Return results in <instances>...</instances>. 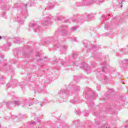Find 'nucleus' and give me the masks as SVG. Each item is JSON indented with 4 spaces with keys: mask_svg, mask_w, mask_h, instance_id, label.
<instances>
[{
    "mask_svg": "<svg viewBox=\"0 0 128 128\" xmlns=\"http://www.w3.org/2000/svg\"><path fill=\"white\" fill-rule=\"evenodd\" d=\"M78 52L74 51L72 52V64L70 62V59L69 60L68 62H66L65 61H62L61 64L64 66H74L75 64L76 66H78V61H76V58H78Z\"/></svg>",
    "mask_w": 128,
    "mask_h": 128,
    "instance_id": "nucleus-1",
    "label": "nucleus"
},
{
    "mask_svg": "<svg viewBox=\"0 0 128 128\" xmlns=\"http://www.w3.org/2000/svg\"><path fill=\"white\" fill-rule=\"evenodd\" d=\"M95 2L96 0H83L82 2V4L80 6H84V4L89 6V4H94V2Z\"/></svg>",
    "mask_w": 128,
    "mask_h": 128,
    "instance_id": "nucleus-2",
    "label": "nucleus"
},
{
    "mask_svg": "<svg viewBox=\"0 0 128 128\" xmlns=\"http://www.w3.org/2000/svg\"><path fill=\"white\" fill-rule=\"evenodd\" d=\"M32 26L35 32H38L40 31V26H38L36 24H32Z\"/></svg>",
    "mask_w": 128,
    "mask_h": 128,
    "instance_id": "nucleus-3",
    "label": "nucleus"
},
{
    "mask_svg": "<svg viewBox=\"0 0 128 128\" xmlns=\"http://www.w3.org/2000/svg\"><path fill=\"white\" fill-rule=\"evenodd\" d=\"M68 94V90H60V92L58 93L59 96H64V94Z\"/></svg>",
    "mask_w": 128,
    "mask_h": 128,
    "instance_id": "nucleus-4",
    "label": "nucleus"
},
{
    "mask_svg": "<svg viewBox=\"0 0 128 128\" xmlns=\"http://www.w3.org/2000/svg\"><path fill=\"white\" fill-rule=\"evenodd\" d=\"M81 68H85L88 70V64L84 62H82L80 66Z\"/></svg>",
    "mask_w": 128,
    "mask_h": 128,
    "instance_id": "nucleus-5",
    "label": "nucleus"
},
{
    "mask_svg": "<svg viewBox=\"0 0 128 128\" xmlns=\"http://www.w3.org/2000/svg\"><path fill=\"white\" fill-rule=\"evenodd\" d=\"M122 64H123V68H128V59L124 60L122 62Z\"/></svg>",
    "mask_w": 128,
    "mask_h": 128,
    "instance_id": "nucleus-6",
    "label": "nucleus"
},
{
    "mask_svg": "<svg viewBox=\"0 0 128 128\" xmlns=\"http://www.w3.org/2000/svg\"><path fill=\"white\" fill-rule=\"evenodd\" d=\"M13 40L14 44H20L21 42H22V41L20 40V38H14Z\"/></svg>",
    "mask_w": 128,
    "mask_h": 128,
    "instance_id": "nucleus-7",
    "label": "nucleus"
},
{
    "mask_svg": "<svg viewBox=\"0 0 128 128\" xmlns=\"http://www.w3.org/2000/svg\"><path fill=\"white\" fill-rule=\"evenodd\" d=\"M93 16H94V14H87L86 16V18H88V20H92Z\"/></svg>",
    "mask_w": 128,
    "mask_h": 128,
    "instance_id": "nucleus-8",
    "label": "nucleus"
},
{
    "mask_svg": "<svg viewBox=\"0 0 128 128\" xmlns=\"http://www.w3.org/2000/svg\"><path fill=\"white\" fill-rule=\"evenodd\" d=\"M12 104H14L16 106H18L20 104V101H13L12 102Z\"/></svg>",
    "mask_w": 128,
    "mask_h": 128,
    "instance_id": "nucleus-9",
    "label": "nucleus"
},
{
    "mask_svg": "<svg viewBox=\"0 0 128 128\" xmlns=\"http://www.w3.org/2000/svg\"><path fill=\"white\" fill-rule=\"evenodd\" d=\"M20 52V50L18 48H16L14 50V56H16L18 54V52Z\"/></svg>",
    "mask_w": 128,
    "mask_h": 128,
    "instance_id": "nucleus-10",
    "label": "nucleus"
},
{
    "mask_svg": "<svg viewBox=\"0 0 128 128\" xmlns=\"http://www.w3.org/2000/svg\"><path fill=\"white\" fill-rule=\"evenodd\" d=\"M50 38H48L46 41L44 42V43L43 44H50Z\"/></svg>",
    "mask_w": 128,
    "mask_h": 128,
    "instance_id": "nucleus-11",
    "label": "nucleus"
},
{
    "mask_svg": "<svg viewBox=\"0 0 128 128\" xmlns=\"http://www.w3.org/2000/svg\"><path fill=\"white\" fill-rule=\"evenodd\" d=\"M42 24L44 26H48L50 24V21H43Z\"/></svg>",
    "mask_w": 128,
    "mask_h": 128,
    "instance_id": "nucleus-12",
    "label": "nucleus"
},
{
    "mask_svg": "<svg viewBox=\"0 0 128 128\" xmlns=\"http://www.w3.org/2000/svg\"><path fill=\"white\" fill-rule=\"evenodd\" d=\"M66 48H68V46L64 45L62 47V50H66Z\"/></svg>",
    "mask_w": 128,
    "mask_h": 128,
    "instance_id": "nucleus-13",
    "label": "nucleus"
},
{
    "mask_svg": "<svg viewBox=\"0 0 128 128\" xmlns=\"http://www.w3.org/2000/svg\"><path fill=\"white\" fill-rule=\"evenodd\" d=\"M120 8H122V4H124V0H120Z\"/></svg>",
    "mask_w": 128,
    "mask_h": 128,
    "instance_id": "nucleus-14",
    "label": "nucleus"
},
{
    "mask_svg": "<svg viewBox=\"0 0 128 128\" xmlns=\"http://www.w3.org/2000/svg\"><path fill=\"white\" fill-rule=\"evenodd\" d=\"M96 50V46H92L91 50Z\"/></svg>",
    "mask_w": 128,
    "mask_h": 128,
    "instance_id": "nucleus-15",
    "label": "nucleus"
},
{
    "mask_svg": "<svg viewBox=\"0 0 128 128\" xmlns=\"http://www.w3.org/2000/svg\"><path fill=\"white\" fill-rule=\"evenodd\" d=\"M30 124H32V126H34V125H36V123L34 122V121H30Z\"/></svg>",
    "mask_w": 128,
    "mask_h": 128,
    "instance_id": "nucleus-16",
    "label": "nucleus"
},
{
    "mask_svg": "<svg viewBox=\"0 0 128 128\" xmlns=\"http://www.w3.org/2000/svg\"><path fill=\"white\" fill-rule=\"evenodd\" d=\"M78 28V26H74L72 27V30L74 31V30H76V29Z\"/></svg>",
    "mask_w": 128,
    "mask_h": 128,
    "instance_id": "nucleus-17",
    "label": "nucleus"
},
{
    "mask_svg": "<svg viewBox=\"0 0 128 128\" xmlns=\"http://www.w3.org/2000/svg\"><path fill=\"white\" fill-rule=\"evenodd\" d=\"M18 22L20 24H24V22L22 20H18Z\"/></svg>",
    "mask_w": 128,
    "mask_h": 128,
    "instance_id": "nucleus-18",
    "label": "nucleus"
},
{
    "mask_svg": "<svg viewBox=\"0 0 128 128\" xmlns=\"http://www.w3.org/2000/svg\"><path fill=\"white\" fill-rule=\"evenodd\" d=\"M106 66H103L102 72H106Z\"/></svg>",
    "mask_w": 128,
    "mask_h": 128,
    "instance_id": "nucleus-19",
    "label": "nucleus"
},
{
    "mask_svg": "<svg viewBox=\"0 0 128 128\" xmlns=\"http://www.w3.org/2000/svg\"><path fill=\"white\" fill-rule=\"evenodd\" d=\"M76 114H80V110H78V111L76 112Z\"/></svg>",
    "mask_w": 128,
    "mask_h": 128,
    "instance_id": "nucleus-20",
    "label": "nucleus"
},
{
    "mask_svg": "<svg viewBox=\"0 0 128 128\" xmlns=\"http://www.w3.org/2000/svg\"><path fill=\"white\" fill-rule=\"evenodd\" d=\"M48 8L49 10H52V8H54V5H52V6H48Z\"/></svg>",
    "mask_w": 128,
    "mask_h": 128,
    "instance_id": "nucleus-21",
    "label": "nucleus"
},
{
    "mask_svg": "<svg viewBox=\"0 0 128 128\" xmlns=\"http://www.w3.org/2000/svg\"><path fill=\"white\" fill-rule=\"evenodd\" d=\"M86 40H84V46L86 48H88V46L86 45Z\"/></svg>",
    "mask_w": 128,
    "mask_h": 128,
    "instance_id": "nucleus-22",
    "label": "nucleus"
},
{
    "mask_svg": "<svg viewBox=\"0 0 128 128\" xmlns=\"http://www.w3.org/2000/svg\"><path fill=\"white\" fill-rule=\"evenodd\" d=\"M6 12H4L3 13V17L5 18H6Z\"/></svg>",
    "mask_w": 128,
    "mask_h": 128,
    "instance_id": "nucleus-23",
    "label": "nucleus"
},
{
    "mask_svg": "<svg viewBox=\"0 0 128 128\" xmlns=\"http://www.w3.org/2000/svg\"><path fill=\"white\" fill-rule=\"evenodd\" d=\"M66 32V30H63L62 32V34L63 36H64V34Z\"/></svg>",
    "mask_w": 128,
    "mask_h": 128,
    "instance_id": "nucleus-24",
    "label": "nucleus"
},
{
    "mask_svg": "<svg viewBox=\"0 0 128 128\" xmlns=\"http://www.w3.org/2000/svg\"><path fill=\"white\" fill-rule=\"evenodd\" d=\"M6 86H8V88H10V86H12V85H10V84L8 83L7 84Z\"/></svg>",
    "mask_w": 128,
    "mask_h": 128,
    "instance_id": "nucleus-25",
    "label": "nucleus"
},
{
    "mask_svg": "<svg viewBox=\"0 0 128 128\" xmlns=\"http://www.w3.org/2000/svg\"><path fill=\"white\" fill-rule=\"evenodd\" d=\"M96 4H100V2H102V0H97V1H96Z\"/></svg>",
    "mask_w": 128,
    "mask_h": 128,
    "instance_id": "nucleus-26",
    "label": "nucleus"
},
{
    "mask_svg": "<svg viewBox=\"0 0 128 128\" xmlns=\"http://www.w3.org/2000/svg\"><path fill=\"white\" fill-rule=\"evenodd\" d=\"M100 86L98 85L97 86V90H100Z\"/></svg>",
    "mask_w": 128,
    "mask_h": 128,
    "instance_id": "nucleus-27",
    "label": "nucleus"
},
{
    "mask_svg": "<svg viewBox=\"0 0 128 128\" xmlns=\"http://www.w3.org/2000/svg\"><path fill=\"white\" fill-rule=\"evenodd\" d=\"M93 94H94V96H98V94H96V92L94 91L93 92Z\"/></svg>",
    "mask_w": 128,
    "mask_h": 128,
    "instance_id": "nucleus-28",
    "label": "nucleus"
},
{
    "mask_svg": "<svg viewBox=\"0 0 128 128\" xmlns=\"http://www.w3.org/2000/svg\"><path fill=\"white\" fill-rule=\"evenodd\" d=\"M72 40H74V42H77L76 40V38H72Z\"/></svg>",
    "mask_w": 128,
    "mask_h": 128,
    "instance_id": "nucleus-29",
    "label": "nucleus"
},
{
    "mask_svg": "<svg viewBox=\"0 0 128 128\" xmlns=\"http://www.w3.org/2000/svg\"><path fill=\"white\" fill-rule=\"evenodd\" d=\"M8 104H10V102H6V106H7L8 107Z\"/></svg>",
    "mask_w": 128,
    "mask_h": 128,
    "instance_id": "nucleus-30",
    "label": "nucleus"
},
{
    "mask_svg": "<svg viewBox=\"0 0 128 128\" xmlns=\"http://www.w3.org/2000/svg\"><path fill=\"white\" fill-rule=\"evenodd\" d=\"M108 80V77H106V76H105L104 77V80Z\"/></svg>",
    "mask_w": 128,
    "mask_h": 128,
    "instance_id": "nucleus-31",
    "label": "nucleus"
},
{
    "mask_svg": "<svg viewBox=\"0 0 128 128\" xmlns=\"http://www.w3.org/2000/svg\"><path fill=\"white\" fill-rule=\"evenodd\" d=\"M8 46H12V42H9L8 43Z\"/></svg>",
    "mask_w": 128,
    "mask_h": 128,
    "instance_id": "nucleus-32",
    "label": "nucleus"
},
{
    "mask_svg": "<svg viewBox=\"0 0 128 128\" xmlns=\"http://www.w3.org/2000/svg\"><path fill=\"white\" fill-rule=\"evenodd\" d=\"M44 102L42 103H41L40 104V106H44Z\"/></svg>",
    "mask_w": 128,
    "mask_h": 128,
    "instance_id": "nucleus-33",
    "label": "nucleus"
},
{
    "mask_svg": "<svg viewBox=\"0 0 128 128\" xmlns=\"http://www.w3.org/2000/svg\"><path fill=\"white\" fill-rule=\"evenodd\" d=\"M40 56V53L38 52L36 55V56Z\"/></svg>",
    "mask_w": 128,
    "mask_h": 128,
    "instance_id": "nucleus-34",
    "label": "nucleus"
},
{
    "mask_svg": "<svg viewBox=\"0 0 128 128\" xmlns=\"http://www.w3.org/2000/svg\"><path fill=\"white\" fill-rule=\"evenodd\" d=\"M109 92H114V90L113 89H110Z\"/></svg>",
    "mask_w": 128,
    "mask_h": 128,
    "instance_id": "nucleus-35",
    "label": "nucleus"
},
{
    "mask_svg": "<svg viewBox=\"0 0 128 128\" xmlns=\"http://www.w3.org/2000/svg\"><path fill=\"white\" fill-rule=\"evenodd\" d=\"M76 90H80V87L78 86L77 89H76Z\"/></svg>",
    "mask_w": 128,
    "mask_h": 128,
    "instance_id": "nucleus-36",
    "label": "nucleus"
},
{
    "mask_svg": "<svg viewBox=\"0 0 128 128\" xmlns=\"http://www.w3.org/2000/svg\"><path fill=\"white\" fill-rule=\"evenodd\" d=\"M34 104H38V101L36 100V101L34 102Z\"/></svg>",
    "mask_w": 128,
    "mask_h": 128,
    "instance_id": "nucleus-37",
    "label": "nucleus"
},
{
    "mask_svg": "<svg viewBox=\"0 0 128 128\" xmlns=\"http://www.w3.org/2000/svg\"><path fill=\"white\" fill-rule=\"evenodd\" d=\"M80 122V120H77L76 121H74V122L78 123Z\"/></svg>",
    "mask_w": 128,
    "mask_h": 128,
    "instance_id": "nucleus-38",
    "label": "nucleus"
},
{
    "mask_svg": "<svg viewBox=\"0 0 128 128\" xmlns=\"http://www.w3.org/2000/svg\"><path fill=\"white\" fill-rule=\"evenodd\" d=\"M4 78V76H2L0 77V80H2V78Z\"/></svg>",
    "mask_w": 128,
    "mask_h": 128,
    "instance_id": "nucleus-39",
    "label": "nucleus"
},
{
    "mask_svg": "<svg viewBox=\"0 0 128 128\" xmlns=\"http://www.w3.org/2000/svg\"><path fill=\"white\" fill-rule=\"evenodd\" d=\"M71 102H74V100H70Z\"/></svg>",
    "mask_w": 128,
    "mask_h": 128,
    "instance_id": "nucleus-40",
    "label": "nucleus"
},
{
    "mask_svg": "<svg viewBox=\"0 0 128 128\" xmlns=\"http://www.w3.org/2000/svg\"><path fill=\"white\" fill-rule=\"evenodd\" d=\"M56 46L57 48H58V44L54 45V47H55V48H56Z\"/></svg>",
    "mask_w": 128,
    "mask_h": 128,
    "instance_id": "nucleus-41",
    "label": "nucleus"
},
{
    "mask_svg": "<svg viewBox=\"0 0 128 128\" xmlns=\"http://www.w3.org/2000/svg\"><path fill=\"white\" fill-rule=\"evenodd\" d=\"M124 128H128V125L125 126Z\"/></svg>",
    "mask_w": 128,
    "mask_h": 128,
    "instance_id": "nucleus-42",
    "label": "nucleus"
},
{
    "mask_svg": "<svg viewBox=\"0 0 128 128\" xmlns=\"http://www.w3.org/2000/svg\"><path fill=\"white\" fill-rule=\"evenodd\" d=\"M104 64V65H105V64H106V62H103V64Z\"/></svg>",
    "mask_w": 128,
    "mask_h": 128,
    "instance_id": "nucleus-43",
    "label": "nucleus"
},
{
    "mask_svg": "<svg viewBox=\"0 0 128 128\" xmlns=\"http://www.w3.org/2000/svg\"><path fill=\"white\" fill-rule=\"evenodd\" d=\"M102 18H104V16H102Z\"/></svg>",
    "mask_w": 128,
    "mask_h": 128,
    "instance_id": "nucleus-44",
    "label": "nucleus"
},
{
    "mask_svg": "<svg viewBox=\"0 0 128 128\" xmlns=\"http://www.w3.org/2000/svg\"><path fill=\"white\" fill-rule=\"evenodd\" d=\"M47 18H48V20H50V17H48Z\"/></svg>",
    "mask_w": 128,
    "mask_h": 128,
    "instance_id": "nucleus-45",
    "label": "nucleus"
},
{
    "mask_svg": "<svg viewBox=\"0 0 128 128\" xmlns=\"http://www.w3.org/2000/svg\"><path fill=\"white\" fill-rule=\"evenodd\" d=\"M0 40H2V36H0Z\"/></svg>",
    "mask_w": 128,
    "mask_h": 128,
    "instance_id": "nucleus-46",
    "label": "nucleus"
},
{
    "mask_svg": "<svg viewBox=\"0 0 128 128\" xmlns=\"http://www.w3.org/2000/svg\"><path fill=\"white\" fill-rule=\"evenodd\" d=\"M1 58H2V55L1 54Z\"/></svg>",
    "mask_w": 128,
    "mask_h": 128,
    "instance_id": "nucleus-47",
    "label": "nucleus"
},
{
    "mask_svg": "<svg viewBox=\"0 0 128 128\" xmlns=\"http://www.w3.org/2000/svg\"><path fill=\"white\" fill-rule=\"evenodd\" d=\"M16 8H18V6H16Z\"/></svg>",
    "mask_w": 128,
    "mask_h": 128,
    "instance_id": "nucleus-48",
    "label": "nucleus"
},
{
    "mask_svg": "<svg viewBox=\"0 0 128 128\" xmlns=\"http://www.w3.org/2000/svg\"><path fill=\"white\" fill-rule=\"evenodd\" d=\"M40 122V120H38V122Z\"/></svg>",
    "mask_w": 128,
    "mask_h": 128,
    "instance_id": "nucleus-49",
    "label": "nucleus"
},
{
    "mask_svg": "<svg viewBox=\"0 0 128 128\" xmlns=\"http://www.w3.org/2000/svg\"><path fill=\"white\" fill-rule=\"evenodd\" d=\"M66 22H68V20H66Z\"/></svg>",
    "mask_w": 128,
    "mask_h": 128,
    "instance_id": "nucleus-50",
    "label": "nucleus"
},
{
    "mask_svg": "<svg viewBox=\"0 0 128 128\" xmlns=\"http://www.w3.org/2000/svg\"><path fill=\"white\" fill-rule=\"evenodd\" d=\"M26 6H27V4H26Z\"/></svg>",
    "mask_w": 128,
    "mask_h": 128,
    "instance_id": "nucleus-51",
    "label": "nucleus"
},
{
    "mask_svg": "<svg viewBox=\"0 0 128 128\" xmlns=\"http://www.w3.org/2000/svg\"><path fill=\"white\" fill-rule=\"evenodd\" d=\"M118 2H120V1H118Z\"/></svg>",
    "mask_w": 128,
    "mask_h": 128,
    "instance_id": "nucleus-52",
    "label": "nucleus"
}]
</instances>
